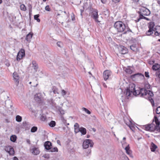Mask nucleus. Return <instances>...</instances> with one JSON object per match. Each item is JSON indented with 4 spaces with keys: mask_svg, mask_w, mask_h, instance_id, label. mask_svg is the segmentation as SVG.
<instances>
[{
    "mask_svg": "<svg viewBox=\"0 0 160 160\" xmlns=\"http://www.w3.org/2000/svg\"><path fill=\"white\" fill-rule=\"evenodd\" d=\"M26 142L28 143L29 144H30V141L29 139H27L26 140Z\"/></svg>",
    "mask_w": 160,
    "mask_h": 160,
    "instance_id": "nucleus-57",
    "label": "nucleus"
},
{
    "mask_svg": "<svg viewBox=\"0 0 160 160\" xmlns=\"http://www.w3.org/2000/svg\"><path fill=\"white\" fill-rule=\"evenodd\" d=\"M40 119L42 121H44L46 120V117L45 115H42L41 116Z\"/></svg>",
    "mask_w": 160,
    "mask_h": 160,
    "instance_id": "nucleus-42",
    "label": "nucleus"
},
{
    "mask_svg": "<svg viewBox=\"0 0 160 160\" xmlns=\"http://www.w3.org/2000/svg\"><path fill=\"white\" fill-rule=\"evenodd\" d=\"M17 137L15 135H12L10 137V140L11 141L14 142L16 141Z\"/></svg>",
    "mask_w": 160,
    "mask_h": 160,
    "instance_id": "nucleus-30",
    "label": "nucleus"
},
{
    "mask_svg": "<svg viewBox=\"0 0 160 160\" xmlns=\"http://www.w3.org/2000/svg\"><path fill=\"white\" fill-rule=\"evenodd\" d=\"M79 125L78 123H76L74 125V131L76 133H77L79 132L80 128H79Z\"/></svg>",
    "mask_w": 160,
    "mask_h": 160,
    "instance_id": "nucleus-23",
    "label": "nucleus"
},
{
    "mask_svg": "<svg viewBox=\"0 0 160 160\" xmlns=\"http://www.w3.org/2000/svg\"><path fill=\"white\" fill-rule=\"evenodd\" d=\"M57 143L59 145H61V143L60 142L59 140H58L57 141Z\"/></svg>",
    "mask_w": 160,
    "mask_h": 160,
    "instance_id": "nucleus-58",
    "label": "nucleus"
},
{
    "mask_svg": "<svg viewBox=\"0 0 160 160\" xmlns=\"http://www.w3.org/2000/svg\"><path fill=\"white\" fill-rule=\"evenodd\" d=\"M102 2L103 3H105L106 2V0H101Z\"/></svg>",
    "mask_w": 160,
    "mask_h": 160,
    "instance_id": "nucleus-59",
    "label": "nucleus"
},
{
    "mask_svg": "<svg viewBox=\"0 0 160 160\" xmlns=\"http://www.w3.org/2000/svg\"><path fill=\"white\" fill-rule=\"evenodd\" d=\"M93 145V143L91 140L87 139L83 141L82 146L83 148L86 149L89 147L90 148L92 147Z\"/></svg>",
    "mask_w": 160,
    "mask_h": 160,
    "instance_id": "nucleus-5",
    "label": "nucleus"
},
{
    "mask_svg": "<svg viewBox=\"0 0 160 160\" xmlns=\"http://www.w3.org/2000/svg\"><path fill=\"white\" fill-rule=\"evenodd\" d=\"M148 63L150 64H153L154 63V61L153 60H151L148 61Z\"/></svg>",
    "mask_w": 160,
    "mask_h": 160,
    "instance_id": "nucleus-50",
    "label": "nucleus"
},
{
    "mask_svg": "<svg viewBox=\"0 0 160 160\" xmlns=\"http://www.w3.org/2000/svg\"><path fill=\"white\" fill-rule=\"evenodd\" d=\"M49 126L51 127H53L56 125V122L55 121H52L49 123Z\"/></svg>",
    "mask_w": 160,
    "mask_h": 160,
    "instance_id": "nucleus-31",
    "label": "nucleus"
},
{
    "mask_svg": "<svg viewBox=\"0 0 160 160\" xmlns=\"http://www.w3.org/2000/svg\"><path fill=\"white\" fill-rule=\"evenodd\" d=\"M153 123L146 125L143 126V128L147 131L152 132L158 130L160 125V122L158 118L155 116L153 120Z\"/></svg>",
    "mask_w": 160,
    "mask_h": 160,
    "instance_id": "nucleus-3",
    "label": "nucleus"
},
{
    "mask_svg": "<svg viewBox=\"0 0 160 160\" xmlns=\"http://www.w3.org/2000/svg\"><path fill=\"white\" fill-rule=\"evenodd\" d=\"M156 113L157 114H160V106L158 107L156 110Z\"/></svg>",
    "mask_w": 160,
    "mask_h": 160,
    "instance_id": "nucleus-43",
    "label": "nucleus"
},
{
    "mask_svg": "<svg viewBox=\"0 0 160 160\" xmlns=\"http://www.w3.org/2000/svg\"><path fill=\"white\" fill-rule=\"evenodd\" d=\"M52 92L54 94L58 93V89L56 87H53V88Z\"/></svg>",
    "mask_w": 160,
    "mask_h": 160,
    "instance_id": "nucleus-41",
    "label": "nucleus"
},
{
    "mask_svg": "<svg viewBox=\"0 0 160 160\" xmlns=\"http://www.w3.org/2000/svg\"><path fill=\"white\" fill-rule=\"evenodd\" d=\"M92 17L94 19L96 22H99L98 18V11L96 9H93L92 12Z\"/></svg>",
    "mask_w": 160,
    "mask_h": 160,
    "instance_id": "nucleus-11",
    "label": "nucleus"
},
{
    "mask_svg": "<svg viewBox=\"0 0 160 160\" xmlns=\"http://www.w3.org/2000/svg\"><path fill=\"white\" fill-rule=\"evenodd\" d=\"M44 146L46 149L49 150L51 147L52 143L49 141H47L45 142Z\"/></svg>",
    "mask_w": 160,
    "mask_h": 160,
    "instance_id": "nucleus-19",
    "label": "nucleus"
},
{
    "mask_svg": "<svg viewBox=\"0 0 160 160\" xmlns=\"http://www.w3.org/2000/svg\"><path fill=\"white\" fill-rule=\"evenodd\" d=\"M133 94L134 95H140L141 96L144 97L145 98H148L150 100L152 105L154 103L153 100L151 98V97H152L153 94L152 92L150 90H146L144 88H142L140 90H136L134 92Z\"/></svg>",
    "mask_w": 160,
    "mask_h": 160,
    "instance_id": "nucleus-1",
    "label": "nucleus"
},
{
    "mask_svg": "<svg viewBox=\"0 0 160 160\" xmlns=\"http://www.w3.org/2000/svg\"><path fill=\"white\" fill-rule=\"evenodd\" d=\"M145 75L146 77L149 78V73L148 72H145Z\"/></svg>",
    "mask_w": 160,
    "mask_h": 160,
    "instance_id": "nucleus-48",
    "label": "nucleus"
},
{
    "mask_svg": "<svg viewBox=\"0 0 160 160\" xmlns=\"http://www.w3.org/2000/svg\"><path fill=\"white\" fill-rule=\"evenodd\" d=\"M43 157L45 158H49V155L47 154H45L43 155Z\"/></svg>",
    "mask_w": 160,
    "mask_h": 160,
    "instance_id": "nucleus-53",
    "label": "nucleus"
},
{
    "mask_svg": "<svg viewBox=\"0 0 160 160\" xmlns=\"http://www.w3.org/2000/svg\"><path fill=\"white\" fill-rule=\"evenodd\" d=\"M155 27V24L153 22H150L148 25L149 30L147 31L146 34L147 36H150L152 35L154 32V27Z\"/></svg>",
    "mask_w": 160,
    "mask_h": 160,
    "instance_id": "nucleus-7",
    "label": "nucleus"
},
{
    "mask_svg": "<svg viewBox=\"0 0 160 160\" xmlns=\"http://www.w3.org/2000/svg\"><path fill=\"white\" fill-rule=\"evenodd\" d=\"M122 144V146L123 148H125V147L128 146V145H129V144H127L124 141H122L121 142Z\"/></svg>",
    "mask_w": 160,
    "mask_h": 160,
    "instance_id": "nucleus-32",
    "label": "nucleus"
},
{
    "mask_svg": "<svg viewBox=\"0 0 160 160\" xmlns=\"http://www.w3.org/2000/svg\"><path fill=\"white\" fill-rule=\"evenodd\" d=\"M133 1L135 2H138L139 0H133Z\"/></svg>",
    "mask_w": 160,
    "mask_h": 160,
    "instance_id": "nucleus-63",
    "label": "nucleus"
},
{
    "mask_svg": "<svg viewBox=\"0 0 160 160\" xmlns=\"http://www.w3.org/2000/svg\"><path fill=\"white\" fill-rule=\"evenodd\" d=\"M32 67L33 69L36 70L38 68V66L36 62L35 61H33L32 62Z\"/></svg>",
    "mask_w": 160,
    "mask_h": 160,
    "instance_id": "nucleus-26",
    "label": "nucleus"
},
{
    "mask_svg": "<svg viewBox=\"0 0 160 160\" xmlns=\"http://www.w3.org/2000/svg\"><path fill=\"white\" fill-rule=\"evenodd\" d=\"M112 73L111 72L108 70L105 71L103 73V76L104 79L105 80H106L109 79L111 76Z\"/></svg>",
    "mask_w": 160,
    "mask_h": 160,
    "instance_id": "nucleus-10",
    "label": "nucleus"
},
{
    "mask_svg": "<svg viewBox=\"0 0 160 160\" xmlns=\"http://www.w3.org/2000/svg\"><path fill=\"white\" fill-rule=\"evenodd\" d=\"M58 110L60 112L61 114L63 115L65 114V111L63 110L61 108L59 107L58 108Z\"/></svg>",
    "mask_w": 160,
    "mask_h": 160,
    "instance_id": "nucleus-39",
    "label": "nucleus"
},
{
    "mask_svg": "<svg viewBox=\"0 0 160 160\" xmlns=\"http://www.w3.org/2000/svg\"><path fill=\"white\" fill-rule=\"evenodd\" d=\"M131 78L133 80H135L137 79H143L144 78V76L143 75L140 73H137L135 74L132 75L131 76Z\"/></svg>",
    "mask_w": 160,
    "mask_h": 160,
    "instance_id": "nucleus-9",
    "label": "nucleus"
},
{
    "mask_svg": "<svg viewBox=\"0 0 160 160\" xmlns=\"http://www.w3.org/2000/svg\"><path fill=\"white\" fill-rule=\"evenodd\" d=\"M25 51L24 49H22L18 52L17 55V61H19L25 56Z\"/></svg>",
    "mask_w": 160,
    "mask_h": 160,
    "instance_id": "nucleus-12",
    "label": "nucleus"
},
{
    "mask_svg": "<svg viewBox=\"0 0 160 160\" xmlns=\"http://www.w3.org/2000/svg\"><path fill=\"white\" fill-rule=\"evenodd\" d=\"M33 35V33L32 32H30L27 35L26 37V40L27 41H29L32 38Z\"/></svg>",
    "mask_w": 160,
    "mask_h": 160,
    "instance_id": "nucleus-25",
    "label": "nucleus"
},
{
    "mask_svg": "<svg viewBox=\"0 0 160 160\" xmlns=\"http://www.w3.org/2000/svg\"><path fill=\"white\" fill-rule=\"evenodd\" d=\"M160 68V65L159 64L155 63L154 64L152 67V69L155 71H156Z\"/></svg>",
    "mask_w": 160,
    "mask_h": 160,
    "instance_id": "nucleus-24",
    "label": "nucleus"
},
{
    "mask_svg": "<svg viewBox=\"0 0 160 160\" xmlns=\"http://www.w3.org/2000/svg\"><path fill=\"white\" fill-rule=\"evenodd\" d=\"M154 30L155 35L156 36L160 35V26H157L155 27H154Z\"/></svg>",
    "mask_w": 160,
    "mask_h": 160,
    "instance_id": "nucleus-17",
    "label": "nucleus"
},
{
    "mask_svg": "<svg viewBox=\"0 0 160 160\" xmlns=\"http://www.w3.org/2000/svg\"><path fill=\"white\" fill-rule=\"evenodd\" d=\"M82 111H84L86 113L90 114H91V112L87 109L85 108H82Z\"/></svg>",
    "mask_w": 160,
    "mask_h": 160,
    "instance_id": "nucleus-35",
    "label": "nucleus"
},
{
    "mask_svg": "<svg viewBox=\"0 0 160 160\" xmlns=\"http://www.w3.org/2000/svg\"><path fill=\"white\" fill-rule=\"evenodd\" d=\"M126 151V153L131 158H133V156L132 154V152L130 149V147L129 145H128V146L125 147L124 148Z\"/></svg>",
    "mask_w": 160,
    "mask_h": 160,
    "instance_id": "nucleus-18",
    "label": "nucleus"
},
{
    "mask_svg": "<svg viewBox=\"0 0 160 160\" xmlns=\"http://www.w3.org/2000/svg\"><path fill=\"white\" fill-rule=\"evenodd\" d=\"M79 132H80L82 135H85L86 133V130L85 128L83 127L80 128Z\"/></svg>",
    "mask_w": 160,
    "mask_h": 160,
    "instance_id": "nucleus-27",
    "label": "nucleus"
},
{
    "mask_svg": "<svg viewBox=\"0 0 160 160\" xmlns=\"http://www.w3.org/2000/svg\"><path fill=\"white\" fill-rule=\"evenodd\" d=\"M61 94L62 96L64 97L65 95H69L70 94V92L68 90H64L63 89H62L61 91Z\"/></svg>",
    "mask_w": 160,
    "mask_h": 160,
    "instance_id": "nucleus-22",
    "label": "nucleus"
},
{
    "mask_svg": "<svg viewBox=\"0 0 160 160\" xmlns=\"http://www.w3.org/2000/svg\"><path fill=\"white\" fill-rule=\"evenodd\" d=\"M13 77L16 85L17 86L19 83V77L16 72H14L13 74Z\"/></svg>",
    "mask_w": 160,
    "mask_h": 160,
    "instance_id": "nucleus-14",
    "label": "nucleus"
},
{
    "mask_svg": "<svg viewBox=\"0 0 160 160\" xmlns=\"http://www.w3.org/2000/svg\"><path fill=\"white\" fill-rule=\"evenodd\" d=\"M151 85L148 82H145L144 84V88H143L147 90L146 89H150L151 88Z\"/></svg>",
    "mask_w": 160,
    "mask_h": 160,
    "instance_id": "nucleus-28",
    "label": "nucleus"
},
{
    "mask_svg": "<svg viewBox=\"0 0 160 160\" xmlns=\"http://www.w3.org/2000/svg\"><path fill=\"white\" fill-rule=\"evenodd\" d=\"M43 98V94H42L41 93H38L35 95V99L37 102L42 101Z\"/></svg>",
    "mask_w": 160,
    "mask_h": 160,
    "instance_id": "nucleus-15",
    "label": "nucleus"
},
{
    "mask_svg": "<svg viewBox=\"0 0 160 160\" xmlns=\"http://www.w3.org/2000/svg\"><path fill=\"white\" fill-rule=\"evenodd\" d=\"M5 150L8 152L10 155H13L14 153L13 148L11 146H7L5 147Z\"/></svg>",
    "mask_w": 160,
    "mask_h": 160,
    "instance_id": "nucleus-13",
    "label": "nucleus"
},
{
    "mask_svg": "<svg viewBox=\"0 0 160 160\" xmlns=\"http://www.w3.org/2000/svg\"><path fill=\"white\" fill-rule=\"evenodd\" d=\"M91 149H88L87 152V155L88 156V155L90 154L91 153Z\"/></svg>",
    "mask_w": 160,
    "mask_h": 160,
    "instance_id": "nucleus-52",
    "label": "nucleus"
},
{
    "mask_svg": "<svg viewBox=\"0 0 160 160\" xmlns=\"http://www.w3.org/2000/svg\"><path fill=\"white\" fill-rule=\"evenodd\" d=\"M124 121L125 123L131 129L132 131L134 130L135 125L131 120L126 118L124 119Z\"/></svg>",
    "mask_w": 160,
    "mask_h": 160,
    "instance_id": "nucleus-8",
    "label": "nucleus"
},
{
    "mask_svg": "<svg viewBox=\"0 0 160 160\" xmlns=\"http://www.w3.org/2000/svg\"><path fill=\"white\" fill-rule=\"evenodd\" d=\"M23 125L24 126V127H25L26 130H27L30 128V125L28 123L25 122V123H23Z\"/></svg>",
    "mask_w": 160,
    "mask_h": 160,
    "instance_id": "nucleus-29",
    "label": "nucleus"
},
{
    "mask_svg": "<svg viewBox=\"0 0 160 160\" xmlns=\"http://www.w3.org/2000/svg\"><path fill=\"white\" fill-rule=\"evenodd\" d=\"M157 3L158 4H159V5H160V0H158L157 1Z\"/></svg>",
    "mask_w": 160,
    "mask_h": 160,
    "instance_id": "nucleus-61",
    "label": "nucleus"
},
{
    "mask_svg": "<svg viewBox=\"0 0 160 160\" xmlns=\"http://www.w3.org/2000/svg\"><path fill=\"white\" fill-rule=\"evenodd\" d=\"M135 84L133 83L130 84L129 85L128 88L126 90L124 93L121 94V98L120 99L123 104L128 99L130 95L133 93L135 89Z\"/></svg>",
    "mask_w": 160,
    "mask_h": 160,
    "instance_id": "nucleus-2",
    "label": "nucleus"
},
{
    "mask_svg": "<svg viewBox=\"0 0 160 160\" xmlns=\"http://www.w3.org/2000/svg\"><path fill=\"white\" fill-rule=\"evenodd\" d=\"M118 48L119 49L120 52L122 54H125L128 52L127 49L123 46H120L118 47Z\"/></svg>",
    "mask_w": 160,
    "mask_h": 160,
    "instance_id": "nucleus-16",
    "label": "nucleus"
},
{
    "mask_svg": "<svg viewBox=\"0 0 160 160\" xmlns=\"http://www.w3.org/2000/svg\"><path fill=\"white\" fill-rule=\"evenodd\" d=\"M49 150L50 152H52L58 151V149L56 147H54V148H51H51Z\"/></svg>",
    "mask_w": 160,
    "mask_h": 160,
    "instance_id": "nucleus-34",
    "label": "nucleus"
},
{
    "mask_svg": "<svg viewBox=\"0 0 160 160\" xmlns=\"http://www.w3.org/2000/svg\"><path fill=\"white\" fill-rule=\"evenodd\" d=\"M141 16L138 19H137V20H135L136 22H138L141 19Z\"/></svg>",
    "mask_w": 160,
    "mask_h": 160,
    "instance_id": "nucleus-56",
    "label": "nucleus"
},
{
    "mask_svg": "<svg viewBox=\"0 0 160 160\" xmlns=\"http://www.w3.org/2000/svg\"><path fill=\"white\" fill-rule=\"evenodd\" d=\"M122 160H129V159L127 156L124 155L122 157Z\"/></svg>",
    "mask_w": 160,
    "mask_h": 160,
    "instance_id": "nucleus-45",
    "label": "nucleus"
},
{
    "mask_svg": "<svg viewBox=\"0 0 160 160\" xmlns=\"http://www.w3.org/2000/svg\"><path fill=\"white\" fill-rule=\"evenodd\" d=\"M32 150V153L34 155H37L39 153L40 151L38 148L33 147Z\"/></svg>",
    "mask_w": 160,
    "mask_h": 160,
    "instance_id": "nucleus-20",
    "label": "nucleus"
},
{
    "mask_svg": "<svg viewBox=\"0 0 160 160\" xmlns=\"http://www.w3.org/2000/svg\"><path fill=\"white\" fill-rule=\"evenodd\" d=\"M156 75L160 79V70L158 71V72L156 73Z\"/></svg>",
    "mask_w": 160,
    "mask_h": 160,
    "instance_id": "nucleus-51",
    "label": "nucleus"
},
{
    "mask_svg": "<svg viewBox=\"0 0 160 160\" xmlns=\"http://www.w3.org/2000/svg\"><path fill=\"white\" fill-rule=\"evenodd\" d=\"M13 160H18V159L16 157H14L13 158Z\"/></svg>",
    "mask_w": 160,
    "mask_h": 160,
    "instance_id": "nucleus-60",
    "label": "nucleus"
},
{
    "mask_svg": "<svg viewBox=\"0 0 160 160\" xmlns=\"http://www.w3.org/2000/svg\"><path fill=\"white\" fill-rule=\"evenodd\" d=\"M112 1L114 3H117L119 2L120 0H112Z\"/></svg>",
    "mask_w": 160,
    "mask_h": 160,
    "instance_id": "nucleus-54",
    "label": "nucleus"
},
{
    "mask_svg": "<svg viewBox=\"0 0 160 160\" xmlns=\"http://www.w3.org/2000/svg\"><path fill=\"white\" fill-rule=\"evenodd\" d=\"M114 27L118 32H124L126 28L125 24L121 21H118L115 22Z\"/></svg>",
    "mask_w": 160,
    "mask_h": 160,
    "instance_id": "nucleus-4",
    "label": "nucleus"
},
{
    "mask_svg": "<svg viewBox=\"0 0 160 160\" xmlns=\"http://www.w3.org/2000/svg\"><path fill=\"white\" fill-rule=\"evenodd\" d=\"M45 10L48 11H50V9L49 8V6L48 5L45 8Z\"/></svg>",
    "mask_w": 160,
    "mask_h": 160,
    "instance_id": "nucleus-46",
    "label": "nucleus"
},
{
    "mask_svg": "<svg viewBox=\"0 0 160 160\" xmlns=\"http://www.w3.org/2000/svg\"><path fill=\"white\" fill-rule=\"evenodd\" d=\"M5 65L7 66V67H8L10 66V64L9 62V61L8 60H6L5 62Z\"/></svg>",
    "mask_w": 160,
    "mask_h": 160,
    "instance_id": "nucleus-47",
    "label": "nucleus"
},
{
    "mask_svg": "<svg viewBox=\"0 0 160 160\" xmlns=\"http://www.w3.org/2000/svg\"><path fill=\"white\" fill-rule=\"evenodd\" d=\"M16 120L18 122H20L22 121V118L19 115H17L16 117Z\"/></svg>",
    "mask_w": 160,
    "mask_h": 160,
    "instance_id": "nucleus-33",
    "label": "nucleus"
},
{
    "mask_svg": "<svg viewBox=\"0 0 160 160\" xmlns=\"http://www.w3.org/2000/svg\"><path fill=\"white\" fill-rule=\"evenodd\" d=\"M39 16V15L38 14L35 15L34 16V19L36 20L38 22H40V19L38 18Z\"/></svg>",
    "mask_w": 160,
    "mask_h": 160,
    "instance_id": "nucleus-37",
    "label": "nucleus"
},
{
    "mask_svg": "<svg viewBox=\"0 0 160 160\" xmlns=\"http://www.w3.org/2000/svg\"><path fill=\"white\" fill-rule=\"evenodd\" d=\"M139 13L140 16L142 17L144 16H148L150 14V10L144 7H142L140 8Z\"/></svg>",
    "mask_w": 160,
    "mask_h": 160,
    "instance_id": "nucleus-6",
    "label": "nucleus"
},
{
    "mask_svg": "<svg viewBox=\"0 0 160 160\" xmlns=\"http://www.w3.org/2000/svg\"><path fill=\"white\" fill-rule=\"evenodd\" d=\"M125 72L131 74L132 73V71L131 69H130L129 68H126L125 70Z\"/></svg>",
    "mask_w": 160,
    "mask_h": 160,
    "instance_id": "nucleus-38",
    "label": "nucleus"
},
{
    "mask_svg": "<svg viewBox=\"0 0 160 160\" xmlns=\"http://www.w3.org/2000/svg\"><path fill=\"white\" fill-rule=\"evenodd\" d=\"M103 86L105 88H106L107 87L105 83H104L103 84Z\"/></svg>",
    "mask_w": 160,
    "mask_h": 160,
    "instance_id": "nucleus-62",
    "label": "nucleus"
},
{
    "mask_svg": "<svg viewBox=\"0 0 160 160\" xmlns=\"http://www.w3.org/2000/svg\"><path fill=\"white\" fill-rule=\"evenodd\" d=\"M38 129V128L34 126L32 127L31 130V132H36Z\"/></svg>",
    "mask_w": 160,
    "mask_h": 160,
    "instance_id": "nucleus-36",
    "label": "nucleus"
},
{
    "mask_svg": "<svg viewBox=\"0 0 160 160\" xmlns=\"http://www.w3.org/2000/svg\"><path fill=\"white\" fill-rule=\"evenodd\" d=\"M29 110L32 112H34V110L32 109V108H28Z\"/></svg>",
    "mask_w": 160,
    "mask_h": 160,
    "instance_id": "nucleus-55",
    "label": "nucleus"
},
{
    "mask_svg": "<svg viewBox=\"0 0 160 160\" xmlns=\"http://www.w3.org/2000/svg\"><path fill=\"white\" fill-rule=\"evenodd\" d=\"M158 148V147L153 142H152L151 143L150 149L151 151L152 152H154L156 149Z\"/></svg>",
    "mask_w": 160,
    "mask_h": 160,
    "instance_id": "nucleus-21",
    "label": "nucleus"
},
{
    "mask_svg": "<svg viewBox=\"0 0 160 160\" xmlns=\"http://www.w3.org/2000/svg\"><path fill=\"white\" fill-rule=\"evenodd\" d=\"M126 138L125 137H123V139H122V141H125V140H126Z\"/></svg>",
    "mask_w": 160,
    "mask_h": 160,
    "instance_id": "nucleus-64",
    "label": "nucleus"
},
{
    "mask_svg": "<svg viewBox=\"0 0 160 160\" xmlns=\"http://www.w3.org/2000/svg\"><path fill=\"white\" fill-rule=\"evenodd\" d=\"M141 19H143L146 20L147 21H150V20L148 18H146L144 16H142V17H141Z\"/></svg>",
    "mask_w": 160,
    "mask_h": 160,
    "instance_id": "nucleus-49",
    "label": "nucleus"
},
{
    "mask_svg": "<svg viewBox=\"0 0 160 160\" xmlns=\"http://www.w3.org/2000/svg\"><path fill=\"white\" fill-rule=\"evenodd\" d=\"M20 8L21 10L25 11L26 10V8L24 4H22L20 5Z\"/></svg>",
    "mask_w": 160,
    "mask_h": 160,
    "instance_id": "nucleus-40",
    "label": "nucleus"
},
{
    "mask_svg": "<svg viewBox=\"0 0 160 160\" xmlns=\"http://www.w3.org/2000/svg\"><path fill=\"white\" fill-rule=\"evenodd\" d=\"M57 44L59 47H62V43L60 42H57Z\"/></svg>",
    "mask_w": 160,
    "mask_h": 160,
    "instance_id": "nucleus-44",
    "label": "nucleus"
}]
</instances>
